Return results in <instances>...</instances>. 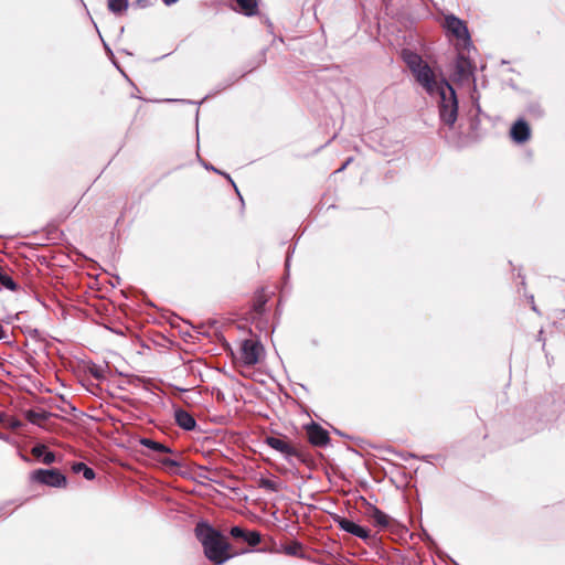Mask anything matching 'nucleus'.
<instances>
[{
    "label": "nucleus",
    "instance_id": "4be33fe9",
    "mask_svg": "<svg viewBox=\"0 0 565 565\" xmlns=\"http://www.w3.org/2000/svg\"><path fill=\"white\" fill-rule=\"evenodd\" d=\"M259 487L265 490L271 491V492L279 491V484L277 482H275L270 479H266V478L260 479Z\"/></svg>",
    "mask_w": 565,
    "mask_h": 565
},
{
    "label": "nucleus",
    "instance_id": "cd10ccee",
    "mask_svg": "<svg viewBox=\"0 0 565 565\" xmlns=\"http://www.w3.org/2000/svg\"><path fill=\"white\" fill-rule=\"evenodd\" d=\"M26 417L30 423L35 424V411H33V409L28 411Z\"/></svg>",
    "mask_w": 565,
    "mask_h": 565
},
{
    "label": "nucleus",
    "instance_id": "0eeeda50",
    "mask_svg": "<svg viewBox=\"0 0 565 565\" xmlns=\"http://www.w3.org/2000/svg\"><path fill=\"white\" fill-rule=\"evenodd\" d=\"M365 515L372 521L379 530H386L393 523V519L380 510L377 507L366 502Z\"/></svg>",
    "mask_w": 565,
    "mask_h": 565
},
{
    "label": "nucleus",
    "instance_id": "dca6fc26",
    "mask_svg": "<svg viewBox=\"0 0 565 565\" xmlns=\"http://www.w3.org/2000/svg\"><path fill=\"white\" fill-rule=\"evenodd\" d=\"M56 460V456L44 444L38 441V462L51 465Z\"/></svg>",
    "mask_w": 565,
    "mask_h": 565
},
{
    "label": "nucleus",
    "instance_id": "f03ea898",
    "mask_svg": "<svg viewBox=\"0 0 565 565\" xmlns=\"http://www.w3.org/2000/svg\"><path fill=\"white\" fill-rule=\"evenodd\" d=\"M198 541L202 544L205 557L215 565H222L233 557L231 545L224 535L209 522L200 521L194 529Z\"/></svg>",
    "mask_w": 565,
    "mask_h": 565
},
{
    "label": "nucleus",
    "instance_id": "20e7f679",
    "mask_svg": "<svg viewBox=\"0 0 565 565\" xmlns=\"http://www.w3.org/2000/svg\"><path fill=\"white\" fill-rule=\"evenodd\" d=\"M241 359L244 365L253 366L259 362L264 347L258 340L245 339L241 342Z\"/></svg>",
    "mask_w": 565,
    "mask_h": 565
},
{
    "label": "nucleus",
    "instance_id": "72a5a7b5",
    "mask_svg": "<svg viewBox=\"0 0 565 565\" xmlns=\"http://www.w3.org/2000/svg\"><path fill=\"white\" fill-rule=\"evenodd\" d=\"M92 373H93V375H94L96 379H100V377H102V375H100V373H99L98 371H93Z\"/></svg>",
    "mask_w": 565,
    "mask_h": 565
},
{
    "label": "nucleus",
    "instance_id": "c9c22d12",
    "mask_svg": "<svg viewBox=\"0 0 565 565\" xmlns=\"http://www.w3.org/2000/svg\"><path fill=\"white\" fill-rule=\"evenodd\" d=\"M30 452L35 456V445L31 447Z\"/></svg>",
    "mask_w": 565,
    "mask_h": 565
},
{
    "label": "nucleus",
    "instance_id": "c85d7f7f",
    "mask_svg": "<svg viewBox=\"0 0 565 565\" xmlns=\"http://www.w3.org/2000/svg\"><path fill=\"white\" fill-rule=\"evenodd\" d=\"M36 259H38V263L49 265V262H47V258L45 255L38 254Z\"/></svg>",
    "mask_w": 565,
    "mask_h": 565
},
{
    "label": "nucleus",
    "instance_id": "2f4dec72",
    "mask_svg": "<svg viewBox=\"0 0 565 565\" xmlns=\"http://www.w3.org/2000/svg\"><path fill=\"white\" fill-rule=\"evenodd\" d=\"M29 477L31 480H35V470L30 471Z\"/></svg>",
    "mask_w": 565,
    "mask_h": 565
},
{
    "label": "nucleus",
    "instance_id": "412c9836",
    "mask_svg": "<svg viewBox=\"0 0 565 565\" xmlns=\"http://www.w3.org/2000/svg\"><path fill=\"white\" fill-rule=\"evenodd\" d=\"M0 284L10 290L17 289V284L13 281V279L3 273L2 268L0 267Z\"/></svg>",
    "mask_w": 565,
    "mask_h": 565
},
{
    "label": "nucleus",
    "instance_id": "9d476101",
    "mask_svg": "<svg viewBox=\"0 0 565 565\" xmlns=\"http://www.w3.org/2000/svg\"><path fill=\"white\" fill-rule=\"evenodd\" d=\"M334 521L342 531H345L359 539H362L365 541V540H369L371 536L370 531L367 529L356 524L355 522H353L347 518L337 516V519Z\"/></svg>",
    "mask_w": 565,
    "mask_h": 565
},
{
    "label": "nucleus",
    "instance_id": "423d86ee",
    "mask_svg": "<svg viewBox=\"0 0 565 565\" xmlns=\"http://www.w3.org/2000/svg\"><path fill=\"white\" fill-rule=\"evenodd\" d=\"M454 68L455 76L458 81H468L470 78L475 81V66L472 62L462 53H458Z\"/></svg>",
    "mask_w": 565,
    "mask_h": 565
},
{
    "label": "nucleus",
    "instance_id": "ddd939ff",
    "mask_svg": "<svg viewBox=\"0 0 565 565\" xmlns=\"http://www.w3.org/2000/svg\"><path fill=\"white\" fill-rule=\"evenodd\" d=\"M174 420L180 428L186 431H192L198 426L194 416L181 407L174 409Z\"/></svg>",
    "mask_w": 565,
    "mask_h": 565
},
{
    "label": "nucleus",
    "instance_id": "393cba45",
    "mask_svg": "<svg viewBox=\"0 0 565 565\" xmlns=\"http://www.w3.org/2000/svg\"><path fill=\"white\" fill-rule=\"evenodd\" d=\"M57 237H58V232H57V230H55V228H54V230H51V231L49 232L47 237H46V242H47V244H49L50 242L54 241V239H57ZM41 239H42V238L40 237V233L38 232V241H41ZM40 245H46V243H40V242H38V246H40Z\"/></svg>",
    "mask_w": 565,
    "mask_h": 565
},
{
    "label": "nucleus",
    "instance_id": "e433bc0d",
    "mask_svg": "<svg viewBox=\"0 0 565 565\" xmlns=\"http://www.w3.org/2000/svg\"><path fill=\"white\" fill-rule=\"evenodd\" d=\"M477 111L480 113L481 109H480V105L477 103Z\"/></svg>",
    "mask_w": 565,
    "mask_h": 565
},
{
    "label": "nucleus",
    "instance_id": "a878e982",
    "mask_svg": "<svg viewBox=\"0 0 565 565\" xmlns=\"http://www.w3.org/2000/svg\"><path fill=\"white\" fill-rule=\"evenodd\" d=\"M50 415L51 414L49 412H46L38 406V426H41L42 422L46 420V418Z\"/></svg>",
    "mask_w": 565,
    "mask_h": 565
},
{
    "label": "nucleus",
    "instance_id": "39448f33",
    "mask_svg": "<svg viewBox=\"0 0 565 565\" xmlns=\"http://www.w3.org/2000/svg\"><path fill=\"white\" fill-rule=\"evenodd\" d=\"M38 484L63 489L67 486V478L64 473L55 468H38Z\"/></svg>",
    "mask_w": 565,
    "mask_h": 565
},
{
    "label": "nucleus",
    "instance_id": "bb28decb",
    "mask_svg": "<svg viewBox=\"0 0 565 565\" xmlns=\"http://www.w3.org/2000/svg\"><path fill=\"white\" fill-rule=\"evenodd\" d=\"M529 111L531 114H534V115L539 116V117L543 115V110L541 109V107L539 105H531L529 107Z\"/></svg>",
    "mask_w": 565,
    "mask_h": 565
},
{
    "label": "nucleus",
    "instance_id": "4468645a",
    "mask_svg": "<svg viewBox=\"0 0 565 565\" xmlns=\"http://www.w3.org/2000/svg\"><path fill=\"white\" fill-rule=\"evenodd\" d=\"M233 10L245 15L255 17L258 14V0H235Z\"/></svg>",
    "mask_w": 565,
    "mask_h": 565
},
{
    "label": "nucleus",
    "instance_id": "c756f323",
    "mask_svg": "<svg viewBox=\"0 0 565 565\" xmlns=\"http://www.w3.org/2000/svg\"><path fill=\"white\" fill-rule=\"evenodd\" d=\"M42 392H43L42 391V385L38 383V397H36L38 403L43 399V397L40 396V394Z\"/></svg>",
    "mask_w": 565,
    "mask_h": 565
},
{
    "label": "nucleus",
    "instance_id": "aec40b11",
    "mask_svg": "<svg viewBox=\"0 0 565 565\" xmlns=\"http://www.w3.org/2000/svg\"><path fill=\"white\" fill-rule=\"evenodd\" d=\"M202 164H203V167H204L205 169L211 170V171H214L215 173H218V174L224 175V177H225V178L231 182V184L234 186V189H235L236 193L238 194V196H239L241 201L243 202V198H242V195H241V193H239V191H238V189H237V186H236L235 182L233 181V179L231 178V175H230L228 173H226V172H222V171L217 170L215 167H213L212 164H210V163H207V162H202Z\"/></svg>",
    "mask_w": 565,
    "mask_h": 565
},
{
    "label": "nucleus",
    "instance_id": "2eb2a0df",
    "mask_svg": "<svg viewBox=\"0 0 565 565\" xmlns=\"http://www.w3.org/2000/svg\"><path fill=\"white\" fill-rule=\"evenodd\" d=\"M402 58L412 73L413 70H417L419 66L426 63L418 53L411 50H403Z\"/></svg>",
    "mask_w": 565,
    "mask_h": 565
},
{
    "label": "nucleus",
    "instance_id": "f8f14e48",
    "mask_svg": "<svg viewBox=\"0 0 565 565\" xmlns=\"http://www.w3.org/2000/svg\"><path fill=\"white\" fill-rule=\"evenodd\" d=\"M530 135V126L522 118L518 119L510 129V136L512 140L516 143H524L525 141L529 140Z\"/></svg>",
    "mask_w": 565,
    "mask_h": 565
},
{
    "label": "nucleus",
    "instance_id": "a211bd4d",
    "mask_svg": "<svg viewBox=\"0 0 565 565\" xmlns=\"http://www.w3.org/2000/svg\"><path fill=\"white\" fill-rule=\"evenodd\" d=\"M72 470L74 473H83V477L89 481L94 480L96 477L94 469H92L90 467H88L86 463H84L82 461L74 462L72 465Z\"/></svg>",
    "mask_w": 565,
    "mask_h": 565
},
{
    "label": "nucleus",
    "instance_id": "1a4fd4ad",
    "mask_svg": "<svg viewBox=\"0 0 565 565\" xmlns=\"http://www.w3.org/2000/svg\"><path fill=\"white\" fill-rule=\"evenodd\" d=\"M307 435L309 443L316 447H324L330 441L328 430L313 422L307 426Z\"/></svg>",
    "mask_w": 565,
    "mask_h": 565
},
{
    "label": "nucleus",
    "instance_id": "7ed1b4c3",
    "mask_svg": "<svg viewBox=\"0 0 565 565\" xmlns=\"http://www.w3.org/2000/svg\"><path fill=\"white\" fill-rule=\"evenodd\" d=\"M444 28L446 32L452 35L456 40L462 41L465 49L472 46L470 33L463 20L454 14H448L445 17Z\"/></svg>",
    "mask_w": 565,
    "mask_h": 565
},
{
    "label": "nucleus",
    "instance_id": "6ab92c4d",
    "mask_svg": "<svg viewBox=\"0 0 565 565\" xmlns=\"http://www.w3.org/2000/svg\"><path fill=\"white\" fill-rule=\"evenodd\" d=\"M128 8V0H108V9L115 13L120 14Z\"/></svg>",
    "mask_w": 565,
    "mask_h": 565
},
{
    "label": "nucleus",
    "instance_id": "f704fd0d",
    "mask_svg": "<svg viewBox=\"0 0 565 565\" xmlns=\"http://www.w3.org/2000/svg\"><path fill=\"white\" fill-rule=\"evenodd\" d=\"M289 263H290V256H289V255H287V257H286V264H285L287 269L289 268Z\"/></svg>",
    "mask_w": 565,
    "mask_h": 565
},
{
    "label": "nucleus",
    "instance_id": "5701e85b",
    "mask_svg": "<svg viewBox=\"0 0 565 565\" xmlns=\"http://www.w3.org/2000/svg\"><path fill=\"white\" fill-rule=\"evenodd\" d=\"M285 552L287 555H290V556L303 557V553H301V544H299V543H294V544L287 545L285 547Z\"/></svg>",
    "mask_w": 565,
    "mask_h": 565
},
{
    "label": "nucleus",
    "instance_id": "f3484780",
    "mask_svg": "<svg viewBox=\"0 0 565 565\" xmlns=\"http://www.w3.org/2000/svg\"><path fill=\"white\" fill-rule=\"evenodd\" d=\"M140 445L156 451V452H162V454H173V450L164 445V444H161L159 441H156L153 439H150V438H141L140 439Z\"/></svg>",
    "mask_w": 565,
    "mask_h": 565
},
{
    "label": "nucleus",
    "instance_id": "9b49d317",
    "mask_svg": "<svg viewBox=\"0 0 565 565\" xmlns=\"http://www.w3.org/2000/svg\"><path fill=\"white\" fill-rule=\"evenodd\" d=\"M230 534L233 539L242 540L252 547L258 545L262 541V535L258 531H247L237 525L231 527Z\"/></svg>",
    "mask_w": 565,
    "mask_h": 565
},
{
    "label": "nucleus",
    "instance_id": "7c9ffc66",
    "mask_svg": "<svg viewBox=\"0 0 565 565\" xmlns=\"http://www.w3.org/2000/svg\"><path fill=\"white\" fill-rule=\"evenodd\" d=\"M179 0H162V2L166 4V6H172L174 3H177Z\"/></svg>",
    "mask_w": 565,
    "mask_h": 565
},
{
    "label": "nucleus",
    "instance_id": "473e14b6",
    "mask_svg": "<svg viewBox=\"0 0 565 565\" xmlns=\"http://www.w3.org/2000/svg\"><path fill=\"white\" fill-rule=\"evenodd\" d=\"M347 163L344 162L335 172H341L347 168Z\"/></svg>",
    "mask_w": 565,
    "mask_h": 565
},
{
    "label": "nucleus",
    "instance_id": "f257e3e1",
    "mask_svg": "<svg viewBox=\"0 0 565 565\" xmlns=\"http://www.w3.org/2000/svg\"><path fill=\"white\" fill-rule=\"evenodd\" d=\"M412 74L428 95H437L439 97L438 111L440 121L452 128L458 117V98L455 88L446 79L438 82L427 63H424L417 70H413Z\"/></svg>",
    "mask_w": 565,
    "mask_h": 565
},
{
    "label": "nucleus",
    "instance_id": "4c0bfd02",
    "mask_svg": "<svg viewBox=\"0 0 565 565\" xmlns=\"http://www.w3.org/2000/svg\"><path fill=\"white\" fill-rule=\"evenodd\" d=\"M351 161H352V158H349V159L345 161L347 166H348V164H350V162H351Z\"/></svg>",
    "mask_w": 565,
    "mask_h": 565
},
{
    "label": "nucleus",
    "instance_id": "b1692460",
    "mask_svg": "<svg viewBox=\"0 0 565 565\" xmlns=\"http://www.w3.org/2000/svg\"><path fill=\"white\" fill-rule=\"evenodd\" d=\"M163 467L166 468H179L181 467V462L178 459L174 458H161L158 460Z\"/></svg>",
    "mask_w": 565,
    "mask_h": 565
},
{
    "label": "nucleus",
    "instance_id": "6e6552de",
    "mask_svg": "<svg viewBox=\"0 0 565 565\" xmlns=\"http://www.w3.org/2000/svg\"><path fill=\"white\" fill-rule=\"evenodd\" d=\"M265 443L273 449L279 451L287 460H290L292 457L301 459L300 452L281 438L267 436Z\"/></svg>",
    "mask_w": 565,
    "mask_h": 565
}]
</instances>
